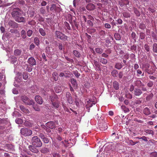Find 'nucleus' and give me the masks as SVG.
Wrapping results in <instances>:
<instances>
[{"instance_id": "obj_1", "label": "nucleus", "mask_w": 157, "mask_h": 157, "mask_svg": "<svg viewBox=\"0 0 157 157\" xmlns=\"http://www.w3.org/2000/svg\"><path fill=\"white\" fill-rule=\"evenodd\" d=\"M31 142L32 145L35 147H40L42 145V141L37 136H34L32 138Z\"/></svg>"}, {"instance_id": "obj_2", "label": "nucleus", "mask_w": 157, "mask_h": 157, "mask_svg": "<svg viewBox=\"0 0 157 157\" xmlns=\"http://www.w3.org/2000/svg\"><path fill=\"white\" fill-rule=\"evenodd\" d=\"M21 100L26 105H33L34 101L32 100H30L27 97L24 95L21 97Z\"/></svg>"}, {"instance_id": "obj_3", "label": "nucleus", "mask_w": 157, "mask_h": 157, "mask_svg": "<svg viewBox=\"0 0 157 157\" xmlns=\"http://www.w3.org/2000/svg\"><path fill=\"white\" fill-rule=\"evenodd\" d=\"M21 134L24 136H31L32 134V131L28 128H23L21 129Z\"/></svg>"}, {"instance_id": "obj_4", "label": "nucleus", "mask_w": 157, "mask_h": 157, "mask_svg": "<svg viewBox=\"0 0 157 157\" xmlns=\"http://www.w3.org/2000/svg\"><path fill=\"white\" fill-rule=\"evenodd\" d=\"M20 9L18 8L14 9L11 13V15L14 19L19 16H21V13H20Z\"/></svg>"}, {"instance_id": "obj_5", "label": "nucleus", "mask_w": 157, "mask_h": 157, "mask_svg": "<svg viewBox=\"0 0 157 157\" xmlns=\"http://www.w3.org/2000/svg\"><path fill=\"white\" fill-rule=\"evenodd\" d=\"M143 96L144 97H146V101H148L152 99L154 95L152 93L149 94H147L146 93H145L144 94Z\"/></svg>"}, {"instance_id": "obj_6", "label": "nucleus", "mask_w": 157, "mask_h": 157, "mask_svg": "<svg viewBox=\"0 0 157 157\" xmlns=\"http://www.w3.org/2000/svg\"><path fill=\"white\" fill-rule=\"evenodd\" d=\"M67 100L69 104H72L73 103V100L72 96L69 92H67L66 95Z\"/></svg>"}, {"instance_id": "obj_7", "label": "nucleus", "mask_w": 157, "mask_h": 157, "mask_svg": "<svg viewBox=\"0 0 157 157\" xmlns=\"http://www.w3.org/2000/svg\"><path fill=\"white\" fill-rule=\"evenodd\" d=\"M46 125L49 128L53 129L56 127L55 123L53 121H50L46 123Z\"/></svg>"}, {"instance_id": "obj_8", "label": "nucleus", "mask_w": 157, "mask_h": 157, "mask_svg": "<svg viewBox=\"0 0 157 157\" xmlns=\"http://www.w3.org/2000/svg\"><path fill=\"white\" fill-rule=\"evenodd\" d=\"M21 16H19L16 17L15 20L18 23L23 22L25 23L26 21V19L24 17H22Z\"/></svg>"}, {"instance_id": "obj_9", "label": "nucleus", "mask_w": 157, "mask_h": 157, "mask_svg": "<svg viewBox=\"0 0 157 157\" xmlns=\"http://www.w3.org/2000/svg\"><path fill=\"white\" fill-rule=\"evenodd\" d=\"M8 25L13 28H17L18 26V24L14 21L10 20L8 22Z\"/></svg>"}, {"instance_id": "obj_10", "label": "nucleus", "mask_w": 157, "mask_h": 157, "mask_svg": "<svg viewBox=\"0 0 157 157\" xmlns=\"http://www.w3.org/2000/svg\"><path fill=\"white\" fill-rule=\"evenodd\" d=\"M141 89L139 88H135L134 91V94L136 96H139L142 94Z\"/></svg>"}, {"instance_id": "obj_11", "label": "nucleus", "mask_w": 157, "mask_h": 157, "mask_svg": "<svg viewBox=\"0 0 157 157\" xmlns=\"http://www.w3.org/2000/svg\"><path fill=\"white\" fill-rule=\"evenodd\" d=\"M134 83L135 86H137L138 87H141L144 86V84L139 80H136L134 81Z\"/></svg>"}, {"instance_id": "obj_12", "label": "nucleus", "mask_w": 157, "mask_h": 157, "mask_svg": "<svg viewBox=\"0 0 157 157\" xmlns=\"http://www.w3.org/2000/svg\"><path fill=\"white\" fill-rule=\"evenodd\" d=\"M36 147H34L33 145H30L28 146V148L30 151L34 153H37L39 152L38 150L36 148Z\"/></svg>"}, {"instance_id": "obj_13", "label": "nucleus", "mask_w": 157, "mask_h": 157, "mask_svg": "<svg viewBox=\"0 0 157 157\" xmlns=\"http://www.w3.org/2000/svg\"><path fill=\"white\" fill-rule=\"evenodd\" d=\"M28 63L31 65L33 66L36 64V62L33 57H31L28 59Z\"/></svg>"}, {"instance_id": "obj_14", "label": "nucleus", "mask_w": 157, "mask_h": 157, "mask_svg": "<svg viewBox=\"0 0 157 157\" xmlns=\"http://www.w3.org/2000/svg\"><path fill=\"white\" fill-rule=\"evenodd\" d=\"M112 144L110 143L106 146L105 147V150L106 151H114V148H112Z\"/></svg>"}, {"instance_id": "obj_15", "label": "nucleus", "mask_w": 157, "mask_h": 157, "mask_svg": "<svg viewBox=\"0 0 157 157\" xmlns=\"http://www.w3.org/2000/svg\"><path fill=\"white\" fill-rule=\"evenodd\" d=\"M22 51L21 49H16L14 51V55L15 56H19L22 54Z\"/></svg>"}, {"instance_id": "obj_16", "label": "nucleus", "mask_w": 157, "mask_h": 157, "mask_svg": "<svg viewBox=\"0 0 157 157\" xmlns=\"http://www.w3.org/2000/svg\"><path fill=\"white\" fill-rule=\"evenodd\" d=\"M35 100L36 102L39 104L41 105L43 103V101L39 95L35 96Z\"/></svg>"}, {"instance_id": "obj_17", "label": "nucleus", "mask_w": 157, "mask_h": 157, "mask_svg": "<svg viewBox=\"0 0 157 157\" xmlns=\"http://www.w3.org/2000/svg\"><path fill=\"white\" fill-rule=\"evenodd\" d=\"M59 8V7H57L55 4H53L50 7V10L53 12H57Z\"/></svg>"}, {"instance_id": "obj_18", "label": "nucleus", "mask_w": 157, "mask_h": 157, "mask_svg": "<svg viewBox=\"0 0 157 157\" xmlns=\"http://www.w3.org/2000/svg\"><path fill=\"white\" fill-rule=\"evenodd\" d=\"M86 8L88 10H92L95 9V6L93 4L90 3L87 5Z\"/></svg>"}, {"instance_id": "obj_19", "label": "nucleus", "mask_w": 157, "mask_h": 157, "mask_svg": "<svg viewBox=\"0 0 157 157\" xmlns=\"http://www.w3.org/2000/svg\"><path fill=\"white\" fill-rule=\"evenodd\" d=\"M20 108L21 110L24 113H29L30 111L28 109L25 108V107L23 105H21L20 106Z\"/></svg>"}, {"instance_id": "obj_20", "label": "nucleus", "mask_w": 157, "mask_h": 157, "mask_svg": "<svg viewBox=\"0 0 157 157\" xmlns=\"http://www.w3.org/2000/svg\"><path fill=\"white\" fill-rule=\"evenodd\" d=\"M70 82L74 87H77L78 84L76 79L74 78H71Z\"/></svg>"}, {"instance_id": "obj_21", "label": "nucleus", "mask_w": 157, "mask_h": 157, "mask_svg": "<svg viewBox=\"0 0 157 157\" xmlns=\"http://www.w3.org/2000/svg\"><path fill=\"white\" fill-rule=\"evenodd\" d=\"M123 16L126 18H130L131 15L130 13L127 11H124L122 13Z\"/></svg>"}, {"instance_id": "obj_22", "label": "nucleus", "mask_w": 157, "mask_h": 157, "mask_svg": "<svg viewBox=\"0 0 157 157\" xmlns=\"http://www.w3.org/2000/svg\"><path fill=\"white\" fill-rule=\"evenodd\" d=\"M120 145V144L119 143L112 144V148H114V151H115L118 149Z\"/></svg>"}, {"instance_id": "obj_23", "label": "nucleus", "mask_w": 157, "mask_h": 157, "mask_svg": "<svg viewBox=\"0 0 157 157\" xmlns=\"http://www.w3.org/2000/svg\"><path fill=\"white\" fill-rule=\"evenodd\" d=\"M100 129L101 131L105 130L107 128V126L106 124H103L99 125Z\"/></svg>"}, {"instance_id": "obj_24", "label": "nucleus", "mask_w": 157, "mask_h": 157, "mask_svg": "<svg viewBox=\"0 0 157 157\" xmlns=\"http://www.w3.org/2000/svg\"><path fill=\"white\" fill-rule=\"evenodd\" d=\"M144 132H145V133H144V134L146 136L147 135V134H151L152 135H153L154 134V132L153 131L149 129L144 130Z\"/></svg>"}, {"instance_id": "obj_25", "label": "nucleus", "mask_w": 157, "mask_h": 157, "mask_svg": "<svg viewBox=\"0 0 157 157\" xmlns=\"http://www.w3.org/2000/svg\"><path fill=\"white\" fill-rule=\"evenodd\" d=\"M123 65H122L121 63H116L115 67L118 70H120L121 69Z\"/></svg>"}, {"instance_id": "obj_26", "label": "nucleus", "mask_w": 157, "mask_h": 157, "mask_svg": "<svg viewBox=\"0 0 157 157\" xmlns=\"http://www.w3.org/2000/svg\"><path fill=\"white\" fill-rule=\"evenodd\" d=\"M113 86L116 90H117L119 89V86L118 82L116 81H115L113 82Z\"/></svg>"}, {"instance_id": "obj_27", "label": "nucleus", "mask_w": 157, "mask_h": 157, "mask_svg": "<svg viewBox=\"0 0 157 157\" xmlns=\"http://www.w3.org/2000/svg\"><path fill=\"white\" fill-rule=\"evenodd\" d=\"M57 98V95L55 94H52L50 96L49 99L51 100L52 102H54V100Z\"/></svg>"}, {"instance_id": "obj_28", "label": "nucleus", "mask_w": 157, "mask_h": 157, "mask_svg": "<svg viewBox=\"0 0 157 157\" xmlns=\"http://www.w3.org/2000/svg\"><path fill=\"white\" fill-rule=\"evenodd\" d=\"M143 112L144 114L147 115H149L151 114L150 109L147 107H146L144 109Z\"/></svg>"}, {"instance_id": "obj_29", "label": "nucleus", "mask_w": 157, "mask_h": 157, "mask_svg": "<svg viewBox=\"0 0 157 157\" xmlns=\"http://www.w3.org/2000/svg\"><path fill=\"white\" fill-rule=\"evenodd\" d=\"M55 34L56 37L57 38L60 39V37L62 36L63 33L59 31H55Z\"/></svg>"}, {"instance_id": "obj_30", "label": "nucleus", "mask_w": 157, "mask_h": 157, "mask_svg": "<svg viewBox=\"0 0 157 157\" xmlns=\"http://www.w3.org/2000/svg\"><path fill=\"white\" fill-rule=\"evenodd\" d=\"M39 32L40 34L43 36H45L46 35L45 31L43 28H40L39 29Z\"/></svg>"}, {"instance_id": "obj_31", "label": "nucleus", "mask_w": 157, "mask_h": 157, "mask_svg": "<svg viewBox=\"0 0 157 157\" xmlns=\"http://www.w3.org/2000/svg\"><path fill=\"white\" fill-rule=\"evenodd\" d=\"M52 105L56 109H58L59 107V103L58 101L52 102Z\"/></svg>"}, {"instance_id": "obj_32", "label": "nucleus", "mask_w": 157, "mask_h": 157, "mask_svg": "<svg viewBox=\"0 0 157 157\" xmlns=\"http://www.w3.org/2000/svg\"><path fill=\"white\" fill-rule=\"evenodd\" d=\"M40 151L42 153L45 154L49 152V150L47 148L44 147L42 148Z\"/></svg>"}, {"instance_id": "obj_33", "label": "nucleus", "mask_w": 157, "mask_h": 157, "mask_svg": "<svg viewBox=\"0 0 157 157\" xmlns=\"http://www.w3.org/2000/svg\"><path fill=\"white\" fill-rule=\"evenodd\" d=\"M111 75L113 77H117L118 75V71L116 70H113L111 72Z\"/></svg>"}, {"instance_id": "obj_34", "label": "nucleus", "mask_w": 157, "mask_h": 157, "mask_svg": "<svg viewBox=\"0 0 157 157\" xmlns=\"http://www.w3.org/2000/svg\"><path fill=\"white\" fill-rule=\"evenodd\" d=\"M62 37H60V39L63 40L64 41H66L68 40V37L65 34L63 33Z\"/></svg>"}, {"instance_id": "obj_35", "label": "nucleus", "mask_w": 157, "mask_h": 157, "mask_svg": "<svg viewBox=\"0 0 157 157\" xmlns=\"http://www.w3.org/2000/svg\"><path fill=\"white\" fill-rule=\"evenodd\" d=\"M73 53L74 55L76 57L79 58L80 57L81 55L80 53L78 51L76 50H74L73 52Z\"/></svg>"}, {"instance_id": "obj_36", "label": "nucleus", "mask_w": 157, "mask_h": 157, "mask_svg": "<svg viewBox=\"0 0 157 157\" xmlns=\"http://www.w3.org/2000/svg\"><path fill=\"white\" fill-rule=\"evenodd\" d=\"M95 52L101 54L103 52V50L101 48H96L95 49Z\"/></svg>"}, {"instance_id": "obj_37", "label": "nucleus", "mask_w": 157, "mask_h": 157, "mask_svg": "<svg viewBox=\"0 0 157 157\" xmlns=\"http://www.w3.org/2000/svg\"><path fill=\"white\" fill-rule=\"evenodd\" d=\"M100 62L104 64H106L108 63L107 60L103 58H101L100 59Z\"/></svg>"}, {"instance_id": "obj_38", "label": "nucleus", "mask_w": 157, "mask_h": 157, "mask_svg": "<svg viewBox=\"0 0 157 157\" xmlns=\"http://www.w3.org/2000/svg\"><path fill=\"white\" fill-rule=\"evenodd\" d=\"M152 50L154 52L157 53V44L154 43L152 46Z\"/></svg>"}, {"instance_id": "obj_39", "label": "nucleus", "mask_w": 157, "mask_h": 157, "mask_svg": "<svg viewBox=\"0 0 157 157\" xmlns=\"http://www.w3.org/2000/svg\"><path fill=\"white\" fill-rule=\"evenodd\" d=\"M121 109L124 111L125 113L129 112V109L124 105H122L121 106Z\"/></svg>"}, {"instance_id": "obj_40", "label": "nucleus", "mask_w": 157, "mask_h": 157, "mask_svg": "<svg viewBox=\"0 0 157 157\" xmlns=\"http://www.w3.org/2000/svg\"><path fill=\"white\" fill-rule=\"evenodd\" d=\"M16 56H12L11 57V62L12 63H14L17 61V58Z\"/></svg>"}, {"instance_id": "obj_41", "label": "nucleus", "mask_w": 157, "mask_h": 157, "mask_svg": "<svg viewBox=\"0 0 157 157\" xmlns=\"http://www.w3.org/2000/svg\"><path fill=\"white\" fill-rule=\"evenodd\" d=\"M28 73L27 72H24L23 74V77L24 79L27 80L28 78Z\"/></svg>"}, {"instance_id": "obj_42", "label": "nucleus", "mask_w": 157, "mask_h": 157, "mask_svg": "<svg viewBox=\"0 0 157 157\" xmlns=\"http://www.w3.org/2000/svg\"><path fill=\"white\" fill-rule=\"evenodd\" d=\"M139 28L141 29L144 30L146 29V26L144 24L140 23L139 25Z\"/></svg>"}, {"instance_id": "obj_43", "label": "nucleus", "mask_w": 157, "mask_h": 157, "mask_svg": "<svg viewBox=\"0 0 157 157\" xmlns=\"http://www.w3.org/2000/svg\"><path fill=\"white\" fill-rule=\"evenodd\" d=\"M34 40V43L36 44V45L37 46L40 43V41L39 38L37 37H35Z\"/></svg>"}, {"instance_id": "obj_44", "label": "nucleus", "mask_w": 157, "mask_h": 157, "mask_svg": "<svg viewBox=\"0 0 157 157\" xmlns=\"http://www.w3.org/2000/svg\"><path fill=\"white\" fill-rule=\"evenodd\" d=\"M115 38L117 40H120L121 39L120 35L118 33H115L114 34Z\"/></svg>"}, {"instance_id": "obj_45", "label": "nucleus", "mask_w": 157, "mask_h": 157, "mask_svg": "<svg viewBox=\"0 0 157 157\" xmlns=\"http://www.w3.org/2000/svg\"><path fill=\"white\" fill-rule=\"evenodd\" d=\"M15 122L18 124H21L23 122L22 120L20 118H17L15 120Z\"/></svg>"}, {"instance_id": "obj_46", "label": "nucleus", "mask_w": 157, "mask_h": 157, "mask_svg": "<svg viewBox=\"0 0 157 157\" xmlns=\"http://www.w3.org/2000/svg\"><path fill=\"white\" fill-rule=\"evenodd\" d=\"M73 73L76 78H78L80 75V74L78 73L77 70L74 71H73Z\"/></svg>"}, {"instance_id": "obj_47", "label": "nucleus", "mask_w": 157, "mask_h": 157, "mask_svg": "<svg viewBox=\"0 0 157 157\" xmlns=\"http://www.w3.org/2000/svg\"><path fill=\"white\" fill-rule=\"evenodd\" d=\"M52 154L53 157H61L60 155L57 152H54Z\"/></svg>"}, {"instance_id": "obj_48", "label": "nucleus", "mask_w": 157, "mask_h": 157, "mask_svg": "<svg viewBox=\"0 0 157 157\" xmlns=\"http://www.w3.org/2000/svg\"><path fill=\"white\" fill-rule=\"evenodd\" d=\"M94 63L96 67L98 68H100V66L98 62L94 60Z\"/></svg>"}, {"instance_id": "obj_49", "label": "nucleus", "mask_w": 157, "mask_h": 157, "mask_svg": "<svg viewBox=\"0 0 157 157\" xmlns=\"http://www.w3.org/2000/svg\"><path fill=\"white\" fill-rule=\"evenodd\" d=\"M24 124L25 125L29 127H30L32 126V124L31 123L28 121H26L25 122Z\"/></svg>"}, {"instance_id": "obj_50", "label": "nucleus", "mask_w": 157, "mask_h": 157, "mask_svg": "<svg viewBox=\"0 0 157 157\" xmlns=\"http://www.w3.org/2000/svg\"><path fill=\"white\" fill-rule=\"evenodd\" d=\"M21 36L23 38L25 39L26 37V33L24 30H22L21 32Z\"/></svg>"}, {"instance_id": "obj_51", "label": "nucleus", "mask_w": 157, "mask_h": 157, "mask_svg": "<svg viewBox=\"0 0 157 157\" xmlns=\"http://www.w3.org/2000/svg\"><path fill=\"white\" fill-rule=\"evenodd\" d=\"M145 37V34L143 32H141L140 33V38L142 39L143 40L144 39Z\"/></svg>"}, {"instance_id": "obj_52", "label": "nucleus", "mask_w": 157, "mask_h": 157, "mask_svg": "<svg viewBox=\"0 0 157 157\" xmlns=\"http://www.w3.org/2000/svg\"><path fill=\"white\" fill-rule=\"evenodd\" d=\"M33 33V31L32 30H29L27 32V35L28 36L30 37L32 36Z\"/></svg>"}, {"instance_id": "obj_53", "label": "nucleus", "mask_w": 157, "mask_h": 157, "mask_svg": "<svg viewBox=\"0 0 157 157\" xmlns=\"http://www.w3.org/2000/svg\"><path fill=\"white\" fill-rule=\"evenodd\" d=\"M42 140L43 141V142L45 144L48 143L49 141L47 137L46 136L42 139Z\"/></svg>"}, {"instance_id": "obj_54", "label": "nucleus", "mask_w": 157, "mask_h": 157, "mask_svg": "<svg viewBox=\"0 0 157 157\" xmlns=\"http://www.w3.org/2000/svg\"><path fill=\"white\" fill-rule=\"evenodd\" d=\"M52 145L57 148H59V146L58 144L55 141H53Z\"/></svg>"}, {"instance_id": "obj_55", "label": "nucleus", "mask_w": 157, "mask_h": 157, "mask_svg": "<svg viewBox=\"0 0 157 157\" xmlns=\"http://www.w3.org/2000/svg\"><path fill=\"white\" fill-rule=\"evenodd\" d=\"M151 36L153 37V39L155 40H157V36L153 32L151 33Z\"/></svg>"}, {"instance_id": "obj_56", "label": "nucleus", "mask_w": 157, "mask_h": 157, "mask_svg": "<svg viewBox=\"0 0 157 157\" xmlns=\"http://www.w3.org/2000/svg\"><path fill=\"white\" fill-rule=\"evenodd\" d=\"M33 69V67L32 66L29 65L26 68V70L29 72H31Z\"/></svg>"}, {"instance_id": "obj_57", "label": "nucleus", "mask_w": 157, "mask_h": 157, "mask_svg": "<svg viewBox=\"0 0 157 157\" xmlns=\"http://www.w3.org/2000/svg\"><path fill=\"white\" fill-rule=\"evenodd\" d=\"M147 86L149 87H151L153 85V82L150 81L147 83Z\"/></svg>"}, {"instance_id": "obj_58", "label": "nucleus", "mask_w": 157, "mask_h": 157, "mask_svg": "<svg viewBox=\"0 0 157 157\" xmlns=\"http://www.w3.org/2000/svg\"><path fill=\"white\" fill-rule=\"evenodd\" d=\"M134 12L136 16L139 17L140 16V13L137 9H135L134 10Z\"/></svg>"}, {"instance_id": "obj_59", "label": "nucleus", "mask_w": 157, "mask_h": 157, "mask_svg": "<svg viewBox=\"0 0 157 157\" xmlns=\"http://www.w3.org/2000/svg\"><path fill=\"white\" fill-rule=\"evenodd\" d=\"M144 48L147 52H149L150 48L149 46L147 44H145L144 46Z\"/></svg>"}, {"instance_id": "obj_60", "label": "nucleus", "mask_w": 157, "mask_h": 157, "mask_svg": "<svg viewBox=\"0 0 157 157\" xmlns=\"http://www.w3.org/2000/svg\"><path fill=\"white\" fill-rule=\"evenodd\" d=\"M151 156L152 157H157V154L156 152L154 151L151 153L150 154Z\"/></svg>"}, {"instance_id": "obj_61", "label": "nucleus", "mask_w": 157, "mask_h": 157, "mask_svg": "<svg viewBox=\"0 0 157 157\" xmlns=\"http://www.w3.org/2000/svg\"><path fill=\"white\" fill-rule=\"evenodd\" d=\"M125 96L126 97L128 98L131 99L132 98V94L129 93L126 94Z\"/></svg>"}, {"instance_id": "obj_62", "label": "nucleus", "mask_w": 157, "mask_h": 157, "mask_svg": "<svg viewBox=\"0 0 157 157\" xmlns=\"http://www.w3.org/2000/svg\"><path fill=\"white\" fill-rule=\"evenodd\" d=\"M18 3L20 5H23L25 3V2L23 0H19L18 1H17L16 3Z\"/></svg>"}, {"instance_id": "obj_63", "label": "nucleus", "mask_w": 157, "mask_h": 157, "mask_svg": "<svg viewBox=\"0 0 157 157\" xmlns=\"http://www.w3.org/2000/svg\"><path fill=\"white\" fill-rule=\"evenodd\" d=\"M65 25L66 27H67V29L68 30H70L71 29V27H70L69 23H68L67 22H66L65 23Z\"/></svg>"}, {"instance_id": "obj_64", "label": "nucleus", "mask_w": 157, "mask_h": 157, "mask_svg": "<svg viewBox=\"0 0 157 157\" xmlns=\"http://www.w3.org/2000/svg\"><path fill=\"white\" fill-rule=\"evenodd\" d=\"M33 108L36 111H40V109L38 106L37 105H34L33 106Z\"/></svg>"}]
</instances>
